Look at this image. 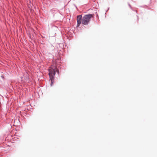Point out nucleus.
Here are the masks:
<instances>
[{
	"instance_id": "obj_1",
	"label": "nucleus",
	"mask_w": 157,
	"mask_h": 157,
	"mask_svg": "<svg viewBox=\"0 0 157 157\" xmlns=\"http://www.w3.org/2000/svg\"><path fill=\"white\" fill-rule=\"evenodd\" d=\"M48 75L49 76L50 80H51L50 85L51 86H52L54 82L55 73L57 72L58 74H59V70L55 67L53 68L50 67L48 69Z\"/></svg>"
},
{
	"instance_id": "obj_2",
	"label": "nucleus",
	"mask_w": 157,
	"mask_h": 157,
	"mask_svg": "<svg viewBox=\"0 0 157 157\" xmlns=\"http://www.w3.org/2000/svg\"><path fill=\"white\" fill-rule=\"evenodd\" d=\"M92 17V14H89L85 15L82 18V24L85 25H88Z\"/></svg>"
},
{
	"instance_id": "obj_3",
	"label": "nucleus",
	"mask_w": 157,
	"mask_h": 157,
	"mask_svg": "<svg viewBox=\"0 0 157 157\" xmlns=\"http://www.w3.org/2000/svg\"><path fill=\"white\" fill-rule=\"evenodd\" d=\"M77 20L82 21V15H80L77 16Z\"/></svg>"
},
{
	"instance_id": "obj_4",
	"label": "nucleus",
	"mask_w": 157,
	"mask_h": 157,
	"mask_svg": "<svg viewBox=\"0 0 157 157\" xmlns=\"http://www.w3.org/2000/svg\"><path fill=\"white\" fill-rule=\"evenodd\" d=\"M77 25L78 27L81 24L82 22V21L77 20Z\"/></svg>"
},
{
	"instance_id": "obj_5",
	"label": "nucleus",
	"mask_w": 157,
	"mask_h": 157,
	"mask_svg": "<svg viewBox=\"0 0 157 157\" xmlns=\"http://www.w3.org/2000/svg\"><path fill=\"white\" fill-rule=\"evenodd\" d=\"M129 7L131 8V6L129 4Z\"/></svg>"
}]
</instances>
